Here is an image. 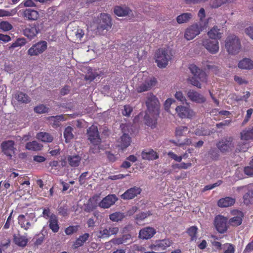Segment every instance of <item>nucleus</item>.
I'll list each match as a JSON object with an SVG mask.
<instances>
[{
    "label": "nucleus",
    "instance_id": "1",
    "mask_svg": "<svg viewBox=\"0 0 253 253\" xmlns=\"http://www.w3.org/2000/svg\"><path fill=\"white\" fill-rule=\"evenodd\" d=\"M147 110L144 119L147 126L154 127L157 123V119L159 115V102L157 98L152 93L148 94L146 101Z\"/></svg>",
    "mask_w": 253,
    "mask_h": 253
},
{
    "label": "nucleus",
    "instance_id": "2",
    "mask_svg": "<svg viewBox=\"0 0 253 253\" xmlns=\"http://www.w3.org/2000/svg\"><path fill=\"white\" fill-rule=\"evenodd\" d=\"M189 69L193 76L189 77L188 79V82L193 85L201 88V84L200 82H207V77L206 74L194 64L190 65Z\"/></svg>",
    "mask_w": 253,
    "mask_h": 253
},
{
    "label": "nucleus",
    "instance_id": "3",
    "mask_svg": "<svg viewBox=\"0 0 253 253\" xmlns=\"http://www.w3.org/2000/svg\"><path fill=\"white\" fill-rule=\"evenodd\" d=\"M172 57L171 50L169 48L159 49L155 54V60L159 68H165Z\"/></svg>",
    "mask_w": 253,
    "mask_h": 253
},
{
    "label": "nucleus",
    "instance_id": "4",
    "mask_svg": "<svg viewBox=\"0 0 253 253\" xmlns=\"http://www.w3.org/2000/svg\"><path fill=\"white\" fill-rule=\"evenodd\" d=\"M225 47L229 54H236L239 53L241 48L239 38L234 34L229 35L225 40Z\"/></svg>",
    "mask_w": 253,
    "mask_h": 253
},
{
    "label": "nucleus",
    "instance_id": "5",
    "mask_svg": "<svg viewBox=\"0 0 253 253\" xmlns=\"http://www.w3.org/2000/svg\"><path fill=\"white\" fill-rule=\"evenodd\" d=\"M157 80L155 78L143 77L142 82L138 84L136 90L138 92L147 91L155 86Z\"/></svg>",
    "mask_w": 253,
    "mask_h": 253
},
{
    "label": "nucleus",
    "instance_id": "6",
    "mask_svg": "<svg viewBox=\"0 0 253 253\" xmlns=\"http://www.w3.org/2000/svg\"><path fill=\"white\" fill-rule=\"evenodd\" d=\"M177 116L181 119H192L196 115L195 112L189 106H177L175 108Z\"/></svg>",
    "mask_w": 253,
    "mask_h": 253
},
{
    "label": "nucleus",
    "instance_id": "7",
    "mask_svg": "<svg viewBox=\"0 0 253 253\" xmlns=\"http://www.w3.org/2000/svg\"><path fill=\"white\" fill-rule=\"evenodd\" d=\"M47 43L44 41H40L33 44L28 50V54L31 56H37L43 53L47 48Z\"/></svg>",
    "mask_w": 253,
    "mask_h": 253
},
{
    "label": "nucleus",
    "instance_id": "8",
    "mask_svg": "<svg viewBox=\"0 0 253 253\" xmlns=\"http://www.w3.org/2000/svg\"><path fill=\"white\" fill-rule=\"evenodd\" d=\"M97 29L98 30H107L110 29L112 26L110 17L105 13H101L96 20Z\"/></svg>",
    "mask_w": 253,
    "mask_h": 253
},
{
    "label": "nucleus",
    "instance_id": "9",
    "mask_svg": "<svg viewBox=\"0 0 253 253\" xmlns=\"http://www.w3.org/2000/svg\"><path fill=\"white\" fill-rule=\"evenodd\" d=\"M39 26L38 23L27 25L23 30L24 35L30 40L33 39L40 32Z\"/></svg>",
    "mask_w": 253,
    "mask_h": 253
},
{
    "label": "nucleus",
    "instance_id": "10",
    "mask_svg": "<svg viewBox=\"0 0 253 253\" xmlns=\"http://www.w3.org/2000/svg\"><path fill=\"white\" fill-rule=\"evenodd\" d=\"M87 133L88 139L90 141L91 143L95 145H97L100 143L101 139L99 135L97 126L92 125L87 129Z\"/></svg>",
    "mask_w": 253,
    "mask_h": 253
},
{
    "label": "nucleus",
    "instance_id": "11",
    "mask_svg": "<svg viewBox=\"0 0 253 253\" xmlns=\"http://www.w3.org/2000/svg\"><path fill=\"white\" fill-rule=\"evenodd\" d=\"M227 218L222 215H218L215 217L214 226L220 233H224L227 230Z\"/></svg>",
    "mask_w": 253,
    "mask_h": 253
},
{
    "label": "nucleus",
    "instance_id": "12",
    "mask_svg": "<svg viewBox=\"0 0 253 253\" xmlns=\"http://www.w3.org/2000/svg\"><path fill=\"white\" fill-rule=\"evenodd\" d=\"M202 31V29L197 24H193L188 27L185 32L184 38L188 41L194 39Z\"/></svg>",
    "mask_w": 253,
    "mask_h": 253
},
{
    "label": "nucleus",
    "instance_id": "13",
    "mask_svg": "<svg viewBox=\"0 0 253 253\" xmlns=\"http://www.w3.org/2000/svg\"><path fill=\"white\" fill-rule=\"evenodd\" d=\"M172 241L168 239L156 241L154 244H151L149 248L152 250L161 251L166 250L172 244Z\"/></svg>",
    "mask_w": 253,
    "mask_h": 253
},
{
    "label": "nucleus",
    "instance_id": "14",
    "mask_svg": "<svg viewBox=\"0 0 253 253\" xmlns=\"http://www.w3.org/2000/svg\"><path fill=\"white\" fill-rule=\"evenodd\" d=\"M203 46L211 54H215L219 50V44L217 40L205 39L203 42Z\"/></svg>",
    "mask_w": 253,
    "mask_h": 253
},
{
    "label": "nucleus",
    "instance_id": "15",
    "mask_svg": "<svg viewBox=\"0 0 253 253\" xmlns=\"http://www.w3.org/2000/svg\"><path fill=\"white\" fill-rule=\"evenodd\" d=\"M14 142L12 140H7L3 142L1 144V147L3 153L10 159L12 158L14 153Z\"/></svg>",
    "mask_w": 253,
    "mask_h": 253
},
{
    "label": "nucleus",
    "instance_id": "16",
    "mask_svg": "<svg viewBox=\"0 0 253 253\" xmlns=\"http://www.w3.org/2000/svg\"><path fill=\"white\" fill-rule=\"evenodd\" d=\"M119 230L118 227L111 226L108 228H100L97 236L100 239L108 238L111 235L117 234Z\"/></svg>",
    "mask_w": 253,
    "mask_h": 253
},
{
    "label": "nucleus",
    "instance_id": "17",
    "mask_svg": "<svg viewBox=\"0 0 253 253\" xmlns=\"http://www.w3.org/2000/svg\"><path fill=\"white\" fill-rule=\"evenodd\" d=\"M118 200L115 194H110L104 198L98 204V206L103 209H108Z\"/></svg>",
    "mask_w": 253,
    "mask_h": 253
},
{
    "label": "nucleus",
    "instance_id": "18",
    "mask_svg": "<svg viewBox=\"0 0 253 253\" xmlns=\"http://www.w3.org/2000/svg\"><path fill=\"white\" fill-rule=\"evenodd\" d=\"M217 147L222 152L231 150L234 147L232 138L229 137L222 139L217 144Z\"/></svg>",
    "mask_w": 253,
    "mask_h": 253
},
{
    "label": "nucleus",
    "instance_id": "19",
    "mask_svg": "<svg viewBox=\"0 0 253 253\" xmlns=\"http://www.w3.org/2000/svg\"><path fill=\"white\" fill-rule=\"evenodd\" d=\"M244 189L248 192L243 196V200L245 204L248 205L253 202V185H249L242 187H238L237 191Z\"/></svg>",
    "mask_w": 253,
    "mask_h": 253
},
{
    "label": "nucleus",
    "instance_id": "20",
    "mask_svg": "<svg viewBox=\"0 0 253 253\" xmlns=\"http://www.w3.org/2000/svg\"><path fill=\"white\" fill-rule=\"evenodd\" d=\"M187 96L191 101L199 104L203 103L206 100V98L202 94L192 89L187 91Z\"/></svg>",
    "mask_w": 253,
    "mask_h": 253
},
{
    "label": "nucleus",
    "instance_id": "21",
    "mask_svg": "<svg viewBox=\"0 0 253 253\" xmlns=\"http://www.w3.org/2000/svg\"><path fill=\"white\" fill-rule=\"evenodd\" d=\"M141 192L140 188L133 187L127 190L124 193L121 195V197L124 200H130L134 198Z\"/></svg>",
    "mask_w": 253,
    "mask_h": 253
},
{
    "label": "nucleus",
    "instance_id": "22",
    "mask_svg": "<svg viewBox=\"0 0 253 253\" xmlns=\"http://www.w3.org/2000/svg\"><path fill=\"white\" fill-rule=\"evenodd\" d=\"M22 15L24 18L29 21H36L39 16V12L31 8H26L22 11Z\"/></svg>",
    "mask_w": 253,
    "mask_h": 253
},
{
    "label": "nucleus",
    "instance_id": "23",
    "mask_svg": "<svg viewBox=\"0 0 253 253\" xmlns=\"http://www.w3.org/2000/svg\"><path fill=\"white\" fill-rule=\"evenodd\" d=\"M232 214L235 216L230 219V224L234 226H237L241 225L242 222V218L243 217V212L238 210H235L232 211Z\"/></svg>",
    "mask_w": 253,
    "mask_h": 253
},
{
    "label": "nucleus",
    "instance_id": "24",
    "mask_svg": "<svg viewBox=\"0 0 253 253\" xmlns=\"http://www.w3.org/2000/svg\"><path fill=\"white\" fill-rule=\"evenodd\" d=\"M156 230L152 227H146L140 230L139 237L142 239H148L152 238L156 233Z\"/></svg>",
    "mask_w": 253,
    "mask_h": 253
},
{
    "label": "nucleus",
    "instance_id": "25",
    "mask_svg": "<svg viewBox=\"0 0 253 253\" xmlns=\"http://www.w3.org/2000/svg\"><path fill=\"white\" fill-rule=\"evenodd\" d=\"M141 155L143 159L149 161L156 160L159 158L157 153L152 149L143 151Z\"/></svg>",
    "mask_w": 253,
    "mask_h": 253
},
{
    "label": "nucleus",
    "instance_id": "26",
    "mask_svg": "<svg viewBox=\"0 0 253 253\" xmlns=\"http://www.w3.org/2000/svg\"><path fill=\"white\" fill-rule=\"evenodd\" d=\"M235 203V198L226 197L219 199L218 201L217 204L219 207L225 208L233 206Z\"/></svg>",
    "mask_w": 253,
    "mask_h": 253
},
{
    "label": "nucleus",
    "instance_id": "27",
    "mask_svg": "<svg viewBox=\"0 0 253 253\" xmlns=\"http://www.w3.org/2000/svg\"><path fill=\"white\" fill-rule=\"evenodd\" d=\"M18 222L20 227L25 230H28L31 227L32 224L23 214H20L18 217Z\"/></svg>",
    "mask_w": 253,
    "mask_h": 253
},
{
    "label": "nucleus",
    "instance_id": "28",
    "mask_svg": "<svg viewBox=\"0 0 253 253\" xmlns=\"http://www.w3.org/2000/svg\"><path fill=\"white\" fill-rule=\"evenodd\" d=\"M58 222V218L56 215L51 213V216L49 220V227L54 233H56L59 231V226Z\"/></svg>",
    "mask_w": 253,
    "mask_h": 253
},
{
    "label": "nucleus",
    "instance_id": "29",
    "mask_svg": "<svg viewBox=\"0 0 253 253\" xmlns=\"http://www.w3.org/2000/svg\"><path fill=\"white\" fill-rule=\"evenodd\" d=\"M13 241L15 244L17 246L24 247L27 244L28 240L26 236L18 234L14 236Z\"/></svg>",
    "mask_w": 253,
    "mask_h": 253
},
{
    "label": "nucleus",
    "instance_id": "30",
    "mask_svg": "<svg viewBox=\"0 0 253 253\" xmlns=\"http://www.w3.org/2000/svg\"><path fill=\"white\" fill-rule=\"evenodd\" d=\"M131 11L126 6H117L114 9V13L118 16H125L129 13Z\"/></svg>",
    "mask_w": 253,
    "mask_h": 253
},
{
    "label": "nucleus",
    "instance_id": "31",
    "mask_svg": "<svg viewBox=\"0 0 253 253\" xmlns=\"http://www.w3.org/2000/svg\"><path fill=\"white\" fill-rule=\"evenodd\" d=\"M89 235L88 233H84L82 235L80 236L75 241L73 244L74 248L77 249L78 248L82 246L88 240Z\"/></svg>",
    "mask_w": 253,
    "mask_h": 253
},
{
    "label": "nucleus",
    "instance_id": "32",
    "mask_svg": "<svg viewBox=\"0 0 253 253\" xmlns=\"http://www.w3.org/2000/svg\"><path fill=\"white\" fill-rule=\"evenodd\" d=\"M238 67L242 69H252L253 68V61L249 58L243 59L239 62Z\"/></svg>",
    "mask_w": 253,
    "mask_h": 253
},
{
    "label": "nucleus",
    "instance_id": "33",
    "mask_svg": "<svg viewBox=\"0 0 253 253\" xmlns=\"http://www.w3.org/2000/svg\"><path fill=\"white\" fill-rule=\"evenodd\" d=\"M14 98L18 102L28 103L30 102V98L25 93L22 92H16L14 96Z\"/></svg>",
    "mask_w": 253,
    "mask_h": 253
},
{
    "label": "nucleus",
    "instance_id": "34",
    "mask_svg": "<svg viewBox=\"0 0 253 253\" xmlns=\"http://www.w3.org/2000/svg\"><path fill=\"white\" fill-rule=\"evenodd\" d=\"M37 138L44 142H51L52 141L53 137L48 133L41 132L37 134Z\"/></svg>",
    "mask_w": 253,
    "mask_h": 253
},
{
    "label": "nucleus",
    "instance_id": "35",
    "mask_svg": "<svg viewBox=\"0 0 253 253\" xmlns=\"http://www.w3.org/2000/svg\"><path fill=\"white\" fill-rule=\"evenodd\" d=\"M208 35L211 40H217L221 38L222 34L219 32V29L216 27H213L208 32Z\"/></svg>",
    "mask_w": 253,
    "mask_h": 253
},
{
    "label": "nucleus",
    "instance_id": "36",
    "mask_svg": "<svg viewBox=\"0 0 253 253\" xmlns=\"http://www.w3.org/2000/svg\"><path fill=\"white\" fill-rule=\"evenodd\" d=\"M42 146L36 141L28 142L25 146V148L28 150L39 151L42 149Z\"/></svg>",
    "mask_w": 253,
    "mask_h": 253
},
{
    "label": "nucleus",
    "instance_id": "37",
    "mask_svg": "<svg viewBox=\"0 0 253 253\" xmlns=\"http://www.w3.org/2000/svg\"><path fill=\"white\" fill-rule=\"evenodd\" d=\"M81 158L79 155L69 156L68 161L69 165L72 167H78L81 162Z\"/></svg>",
    "mask_w": 253,
    "mask_h": 253
},
{
    "label": "nucleus",
    "instance_id": "38",
    "mask_svg": "<svg viewBox=\"0 0 253 253\" xmlns=\"http://www.w3.org/2000/svg\"><path fill=\"white\" fill-rule=\"evenodd\" d=\"M131 138L128 134L124 133L121 137L120 147L122 150L126 149L130 144Z\"/></svg>",
    "mask_w": 253,
    "mask_h": 253
},
{
    "label": "nucleus",
    "instance_id": "39",
    "mask_svg": "<svg viewBox=\"0 0 253 253\" xmlns=\"http://www.w3.org/2000/svg\"><path fill=\"white\" fill-rule=\"evenodd\" d=\"M72 131L73 128L71 126H68L65 128L64 131V137L66 142H69L73 138L74 135Z\"/></svg>",
    "mask_w": 253,
    "mask_h": 253
},
{
    "label": "nucleus",
    "instance_id": "40",
    "mask_svg": "<svg viewBox=\"0 0 253 253\" xmlns=\"http://www.w3.org/2000/svg\"><path fill=\"white\" fill-rule=\"evenodd\" d=\"M250 128L245 129L241 132V138L242 140H249L253 139V136L252 134Z\"/></svg>",
    "mask_w": 253,
    "mask_h": 253
},
{
    "label": "nucleus",
    "instance_id": "41",
    "mask_svg": "<svg viewBox=\"0 0 253 253\" xmlns=\"http://www.w3.org/2000/svg\"><path fill=\"white\" fill-rule=\"evenodd\" d=\"M124 217V214L121 212H114L109 215L110 219L114 222H118L121 221Z\"/></svg>",
    "mask_w": 253,
    "mask_h": 253
},
{
    "label": "nucleus",
    "instance_id": "42",
    "mask_svg": "<svg viewBox=\"0 0 253 253\" xmlns=\"http://www.w3.org/2000/svg\"><path fill=\"white\" fill-rule=\"evenodd\" d=\"M191 14L188 13H183L177 17L176 20L179 24L187 22L191 17Z\"/></svg>",
    "mask_w": 253,
    "mask_h": 253
},
{
    "label": "nucleus",
    "instance_id": "43",
    "mask_svg": "<svg viewBox=\"0 0 253 253\" xmlns=\"http://www.w3.org/2000/svg\"><path fill=\"white\" fill-rule=\"evenodd\" d=\"M25 44L26 40L24 38H18L9 46V49L21 47Z\"/></svg>",
    "mask_w": 253,
    "mask_h": 253
},
{
    "label": "nucleus",
    "instance_id": "44",
    "mask_svg": "<svg viewBox=\"0 0 253 253\" xmlns=\"http://www.w3.org/2000/svg\"><path fill=\"white\" fill-rule=\"evenodd\" d=\"M222 250H223V253H234L235 251V247L230 243H225L222 245Z\"/></svg>",
    "mask_w": 253,
    "mask_h": 253
},
{
    "label": "nucleus",
    "instance_id": "45",
    "mask_svg": "<svg viewBox=\"0 0 253 253\" xmlns=\"http://www.w3.org/2000/svg\"><path fill=\"white\" fill-rule=\"evenodd\" d=\"M12 28V25L8 21H3L0 22V29L3 32L9 31Z\"/></svg>",
    "mask_w": 253,
    "mask_h": 253
},
{
    "label": "nucleus",
    "instance_id": "46",
    "mask_svg": "<svg viewBox=\"0 0 253 253\" xmlns=\"http://www.w3.org/2000/svg\"><path fill=\"white\" fill-rule=\"evenodd\" d=\"M198 228L196 226L190 227L187 230V233L191 237V240L194 241L197 239L196 234L197 233Z\"/></svg>",
    "mask_w": 253,
    "mask_h": 253
},
{
    "label": "nucleus",
    "instance_id": "47",
    "mask_svg": "<svg viewBox=\"0 0 253 253\" xmlns=\"http://www.w3.org/2000/svg\"><path fill=\"white\" fill-rule=\"evenodd\" d=\"M91 71H92V69L90 68H89L88 69V74L85 77V79L86 81H92L96 78V77L99 75L98 72L94 71L92 72H91Z\"/></svg>",
    "mask_w": 253,
    "mask_h": 253
},
{
    "label": "nucleus",
    "instance_id": "48",
    "mask_svg": "<svg viewBox=\"0 0 253 253\" xmlns=\"http://www.w3.org/2000/svg\"><path fill=\"white\" fill-rule=\"evenodd\" d=\"M16 12L17 10L16 9H12L10 11L0 9V17L12 16L14 15Z\"/></svg>",
    "mask_w": 253,
    "mask_h": 253
},
{
    "label": "nucleus",
    "instance_id": "49",
    "mask_svg": "<svg viewBox=\"0 0 253 253\" xmlns=\"http://www.w3.org/2000/svg\"><path fill=\"white\" fill-rule=\"evenodd\" d=\"M44 239V236L42 234L36 235L33 238V241L35 245L39 246L42 244Z\"/></svg>",
    "mask_w": 253,
    "mask_h": 253
},
{
    "label": "nucleus",
    "instance_id": "50",
    "mask_svg": "<svg viewBox=\"0 0 253 253\" xmlns=\"http://www.w3.org/2000/svg\"><path fill=\"white\" fill-rule=\"evenodd\" d=\"M175 98L179 101L184 104L186 102V99L181 91H177L174 94Z\"/></svg>",
    "mask_w": 253,
    "mask_h": 253
},
{
    "label": "nucleus",
    "instance_id": "51",
    "mask_svg": "<svg viewBox=\"0 0 253 253\" xmlns=\"http://www.w3.org/2000/svg\"><path fill=\"white\" fill-rule=\"evenodd\" d=\"M48 108L44 105H40L34 108V111L39 114L45 113L48 112Z\"/></svg>",
    "mask_w": 253,
    "mask_h": 253
},
{
    "label": "nucleus",
    "instance_id": "52",
    "mask_svg": "<svg viewBox=\"0 0 253 253\" xmlns=\"http://www.w3.org/2000/svg\"><path fill=\"white\" fill-rule=\"evenodd\" d=\"M188 131V127L185 126H180L176 128L175 134L177 136H181Z\"/></svg>",
    "mask_w": 253,
    "mask_h": 253
},
{
    "label": "nucleus",
    "instance_id": "53",
    "mask_svg": "<svg viewBox=\"0 0 253 253\" xmlns=\"http://www.w3.org/2000/svg\"><path fill=\"white\" fill-rule=\"evenodd\" d=\"M250 165V166L245 168L244 172L249 176H253V159L251 161Z\"/></svg>",
    "mask_w": 253,
    "mask_h": 253
},
{
    "label": "nucleus",
    "instance_id": "54",
    "mask_svg": "<svg viewBox=\"0 0 253 253\" xmlns=\"http://www.w3.org/2000/svg\"><path fill=\"white\" fill-rule=\"evenodd\" d=\"M78 229V226H70L66 228L65 232L67 235H70L77 232Z\"/></svg>",
    "mask_w": 253,
    "mask_h": 253
},
{
    "label": "nucleus",
    "instance_id": "55",
    "mask_svg": "<svg viewBox=\"0 0 253 253\" xmlns=\"http://www.w3.org/2000/svg\"><path fill=\"white\" fill-rule=\"evenodd\" d=\"M234 0H215L214 2L212 4V6L213 7H218L223 4L231 2Z\"/></svg>",
    "mask_w": 253,
    "mask_h": 253
},
{
    "label": "nucleus",
    "instance_id": "56",
    "mask_svg": "<svg viewBox=\"0 0 253 253\" xmlns=\"http://www.w3.org/2000/svg\"><path fill=\"white\" fill-rule=\"evenodd\" d=\"M249 147V144L247 142H240L238 145L237 149L239 151L246 152Z\"/></svg>",
    "mask_w": 253,
    "mask_h": 253
},
{
    "label": "nucleus",
    "instance_id": "57",
    "mask_svg": "<svg viewBox=\"0 0 253 253\" xmlns=\"http://www.w3.org/2000/svg\"><path fill=\"white\" fill-rule=\"evenodd\" d=\"M175 102V100L172 98L167 99L164 104L165 109L168 112H169V109L171 105Z\"/></svg>",
    "mask_w": 253,
    "mask_h": 253
},
{
    "label": "nucleus",
    "instance_id": "58",
    "mask_svg": "<svg viewBox=\"0 0 253 253\" xmlns=\"http://www.w3.org/2000/svg\"><path fill=\"white\" fill-rule=\"evenodd\" d=\"M151 214L150 212H143L137 214L136 217L137 220H142Z\"/></svg>",
    "mask_w": 253,
    "mask_h": 253
},
{
    "label": "nucleus",
    "instance_id": "59",
    "mask_svg": "<svg viewBox=\"0 0 253 253\" xmlns=\"http://www.w3.org/2000/svg\"><path fill=\"white\" fill-rule=\"evenodd\" d=\"M132 111V108L129 105H125L124 106V109L123 111V114L124 116H129L131 112Z\"/></svg>",
    "mask_w": 253,
    "mask_h": 253
},
{
    "label": "nucleus",
    "instance_id": "60",
    "mask_svg": "<svg viewBox=\"0 0 253 253\" xmlns=\"http://www.w3.org/2000/svg\"><path fill=\"white\" fill-rule=\"evenodd\" d=\"M168 154L169 157L176 162H180L182 159V156H178L172 152H169Z\"/></svg>",
    "mask_w": 253,
    "mask_h": 253
},
{
    "label": "nucleus",
    "instance_id": "61",
    "mask_svg": "<svg viewBox=\"0 0 253 253\" xmlns=\"http://www.w3.org/2000/svg\"><path fill=\"white\" fill-rule=\"evenodd\" d=\"M22 4L24 7H35L36 6L32 0H24Z\"/></svg>",
    "mask_w": 253,
    "mask_h": 253
},
{
    "label": "nucleus",
    "instance_id": "62",
    "mask_svg": "<svg viewBox=\"0 0 253 253\" xmlns=\"http://www.w3.org/2000/svg\"><path fill=\"white\" fill-rule=\"evenodd\" d=\"M11 37L7 35H4L0 33V41L2 42H3L6 43L10 41H11Z\"/></svg>",
    "mask_w": 253,
    "mask_h": 253
},
{
    "label": "nucleus",
    "instance_id": "63",
    "mask_svg": "<svg viewBox=\"0 0 253 253\" xmlns=\"http://www.w3.org/2000/svg\"><path fill=\"white\" fill-rule=\"evenodd\" d=\"M195 133L197 135L204 136V135H207L209 134V131H208L207 130H206L205 129H200L199 128H198L195 130Z\"/></svg>",
    "mask_w": 253,
    "mask_h": 253
},
{
    "label": "nucleus",
    "instance_id": "64",
    "mask_svg": "<svg viewBox=\"0 0 253 253\" xmlns=\"http://www.w3.org/2000/svg\"><path fill=\"white\" fill-rule=\"evenodd\" d=\"M246 34L253 40V27H249L245 29Z\"/></svg>",
    "mask_w": 253,
    "mask_h": 253
}]
</instances>
